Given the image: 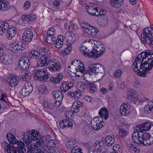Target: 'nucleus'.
<instances>
[{"mask_svg": "<svg viewBox=\"0 0 153 153\" xmlns=\"http://www.w3.org/2000/svg\"><path fill=\"white\" fill-rule=\"evenodd\" d=\"M47 67L51 71L56 72L60 69L61 65L58 60L51 59L47 62Z\"/></svg>", "mask_w": 153, "mask_h": 153, "instance_id": "5", "label": "nucleus"}, {"mask_svg": "<svg viewBox=\"0 0 153 153\" xmlns=\"http://www.w3.org/2000/svg\"><path fill=\"white\" fill-rule=\"evenodd\" d=\"M128 104V103L125 102L123 103L120 107V112L123 116H126L129 114L130 107Z\"/></svg>", "mask_w": 153, "mask_h": 153, "instance_id": "14", "label": "nucleus"}, {"mask_svg": "<svg viewBox=\"0 0 153 153\" xmlns=\"http://www.w3.org/2000/svg\"><path fill=\"white\" fill-rule=\"evenodd\" d=\"M153 32V25H152L151 27H148L146 29H144L143 30V35H146L151 34Z\"/></svg>", "mask_w": 153, "mask_h": 153, "instance_id": "41", "label": "nucleus"}, {"mask_svg": "<svg viewBox=\"0 0 153 153\" xmlns=\"http://www.w3.org/2000/svg\"><path fill=\"white\" fill-rule=\"evenodd\" d=\"M59 127L60 129H63L67 128H71L73 126V123L68 119L63 120L59 123Z\"/></svg>", "mask_w": 153, "mask_h": 153, "instance_id": "18", "label": "nucleus"}, {"mask_svg": "<svg viewBox=\"0 0 153 153\" xmlns=\"http://www.w3.org/2000/svg\"><path fill=\"white\" fill-rule=\"evenodd\" d=\"M91 83L87 80L82 82L80 84V88L81 91L84 92L85 90H87L90 86Z\"/></svg>", "mask_w": 153, "mask_h": 153, "instance_id": "22", "label": "nucleus"}, {"mask_svg": "<svg viewBox=\"0 0 153 153\" xmlns=\"http://www.w3.org/2000/svg\"><path fill=\"white\" fill-rule=\"evenodd\" d=\"M114 142V135H108L105 138V143L108 146H112Z\"/></svg>", "mask_w": 153, "mask_h": 153, "instance_id": "27", "label": "nucleus"}, {"mask_svg": "<svg viewBox=\"0 0 153 153\" xmlns=\"http://www.w3.org/2000/svg\"><path fill=\"white\" fill-rule=\"evenodd\" d=\"M32 77V74L29 72L27 71L20 76V79L24 81L29 80Z\"/></svg>", "mask_w": 153, "mask_h": 153, "instance_id": "33", "label": "nucleus"}, {"mask_svg": "<svg viewBox=\"0 0 153 153\" xmlns=\"http://www.w3.org/2000/svg\"><path fill=\"white\" fill-rule=\"evenodd\" d=\"M48 146H49V150L50 153H53L56 151L55 147L56 144L55 141L53 140H50L48 142Z\"/></svg>", "mask_w": 153, "mask_h": 153, "instance_id": "25", "label": "nucleus"}, {"mask_svg": "<svg viewBox=\"0 0 153 153\" xmlns=\"http://www.w3.org/2000/svg\"><path fill=\"white\" fill-rule=\"evenodd\" d=\"M28 152L30 153H45L40 147L36 146H31L30 148H27Z\"/></svg>", "mask_w": 153, "mask_h": 153, "instance_id": "21", "label": "nucleus"}, {"mask_svg": "<svg viewBox=\"0 0 153 153\" xmlns=\"http://www.w3.org/2000/svg\"><path fill=\"white\" fill-rule=\"evenodd\" d=\"M83 104L79 100H76L73 103L71 108L73 112L77 113L80 111V108H82Z\"/></svg>", "mask_w": 153, "mask_h": 153, "instance_id": "16", "label": "nucleus"}, {"mask_svg": "<svg viewBox=\"0 0 153 153\" xmlns=\"http://www.w3.org/2000/svg\"><path fill=\"white\" fill-rule=\"evenodd\" d=\"M119 134L121 137L123 138L127 135V133L124 128H121L119 130Z\"/></svg>", "mask_w": 153, "mask_h": 153, "instance_id": "47", "label": "nucleus"}, {"mask_svg": "<svg viewBox=\"0 0 153 153\" xmlns=\"http://www.w3.org/2000/svg\"><path fill=\"white\" fill-rule=\"evenodd\" d=\"M71 153H82L81 149L79 148H74L73 150L71 151Z\"/></svg>", "mask_w": 153, "mask_h": 153, "instance_id": "60", "label": "nucleus"}, {"mask_svg": "<svg viewBox=\"0 0 153 153\" xmlns=\"http://www.w3.org/2000/svg\"><path fill=\"white\" fill-rule=\"evenodd\" d=\"M33 36V33L32 30L30 28H27L23 32L22 38L25 42H30L32 40Z\"/></svg>", "mask_w": 153, "mask_h": 153, "instance_id": "10", "label": "nucleus"}, {"mask_svg": "<svg viewBox=\"0 0 153 153\" xmlns=\"http://www.w3.org/2000/svg\"><path fill=\"white\" fill-rule=\"evenodd\" d=\"M152 110V108H149L147 104L145 106L144 111L146 114H149L151 111Z\"/></svg>", "mask_w": 153, "mask_h": 153, "instance_id": "57", "label": "nucleus"}, {"mask_svg": "<svg viewBox=\"0 0 153 153\" xmlns=\"http://www.w3.org/2000/svg\"><path fill=\"white\" fill-rule=\"evenodd\" d=\"M138 136L137 132H134L132 134V139L134 142L139 146H141V141L140 138L138 137Z\"/></svg>", "mask_w": 153, "mask_h": 153, "instance_id": "32", "label": "nucleus"}, {"mask_svg": "<svg viewBox=\"0 0 153 153\" xmlns=\"http://www.w3.org/2000/svg\"><path fill=\"white\" fill-rule=\"evenodd\" d=\"M55 30L54 28L51 27L49 30L47 32V35H50L52 36H56L55 35Z\"/></svg>", "mask_w": 153, "mask_h": 153, "instance_id": "49", "label": "nucleus"}, {"mask_svg": "<svg viewBox=\"0 0 153 153\" xmlns=\"http://www.w3.org/2000/svg\"><path fill=\"white\" fill-rule=\"evenodd\" d=\"M79 65L78 66V67L76 69L77 71H80L82 73L84 74V73L88 74L86 72V71L85 70L84 67V65L83 63H79Z\"/></svg>", "mask_w": 153, "mask_h": 153, "instance_id": "43", "label": "nucleus"}, {"mask_svg": "<svg viewBox=\"0 0 153 153\" xmlns=\"http://www.w3.org/2000/svg\"><path fill=\"white\" fill-rule=\"evenodd\" d=\"M80 50L81 51H82V53H83V55L91 57V53H90L89 50L87 49L86 47L82 46L81 47H80Z\"/></svg>", "mask_w": 153, "mask_h": 153, "instance_id": "40", "label": "nucleus"}, {"mask_svg": "<svg viewBox=\"0 0 153 153\" xmlns=\"http://www.w3.org/2000/svg\"><path fill=\"white\" fill-rule=\"evenodd\" d=\"M66 146L67 148L71 149V151L73 150L74 148H78V147L74 146L73 142L71 141H68L66 143Z\"/></svg>", "mask_w": 153, "mask_h": 153, "instance_id": "46", "label": "nucleus"}, {"mask_svg": "<svg viewBox=\"0 0 153 153\" xmlns=\"http://www.w3.org/2000/svg\"><path fill=\"white\" fill-rule=\"evenodd\" d=\"M40 56V53L38 51L35 50H33L29 52L28 54V57L30 60H36Z\"/></svg>", "mask_w": 153, "mask_h": 153, "instance_id": "20", "label": "nucleus"}, {"mask_svg": "<svg viewBox=\"0 0 153 153\" xmlns=\"http://www.w3.org/2000/svg\"><path fill=\"white\" fill-rule=\"evenodd\" d=\"M98 30L96 29L93 27L90 26L89 28L86 30V33L92 36H94L97 34V33Z\"/></svg>", "mask_w": 153, "mask_h": 153, "instance_id": "36", "label": "nucleus"}, {"mask_svg": "<svg viewBox=\"0 0 153 153\" xmlns=\"http://www.w3.org/2000/svg\"><path fill=\"white\" fill-rule=\"evenodd\" d=\"M133 67L136 73L140 76L149 73L153 68V53L147 50L139 54L135 59Z\"/></svg>", "mask_w": 153, "mask_h": 153, "instance_id": "1", "label": "nucleus"}, {"mask_svg": "<svg viewBox=\"0 0 153 153\" xmlns=\"http://www.w3.org/2000/svg\"><path fill=\"white\" fill-rule=\"evenodd\" d=\"M81 27L84 29L85 31L86 32V30L87 29L88 30V29L89 28L90 26V25L88 24V23H82L81 24Z\"/></svg>", "mask_w": 153, "mask_h": 153, "instance_id": "55", "label": "nucleus"}, {"mask_svg": "<svg viewBox=\"0 0 153 153\" xmlns=\"http://www.w3.org/2000/svg\"><path fill=\"white\" fill-rule=\"evenodd\" d=\"M86 11L90 15L96 16V14L98 13V10L96 9L93 8L92 6H87L86 8Z\"/></svg>", "mask_w": 153, "mask_h": 153, "instance_id": "31", "label": "nucleus"}, {"mask_svg": "<svg viewBox=\"0 0 153 153\" xmlns=\"http://www.w3.org/2000/svg\"><path fill=\"white\" fill-rule=\"evenodd\" d=\"M48 60L47 57L43 56L42 55L39 59L37 62V66L39 67L44 66L47 65L46 63Z\"/></svg>", "mask_w": 153, "mask_h": 153, "instance_id": "30", "label": "nucleus"}, {"mask_svg": "<svg viewBox=\"0 0 153 153\" xmlns=\"http://www.w3.org/2000/svg\"><path fill=\"white\" fill-rule=\"evenodd\" d=\"M56 40V36H52L47 35L46 41L49 44H53L55 43Z\"/></svg>", "mask_w": 153, "mask_h": 153, "instance_id": "37", "label": "nucleus"}, {"mask_svg": "<svg viewBox=\"0 0 153 153\" xmlns=\"http://www.w3.org/2000/svg\"><path fill=\"white\" fill-rule=\"evenodd\" d=\"M72 47H69L68 48L66 47L64 51L62 50L60 51V53L62 55H65L69 54L72 51Z\"/></svg>", "mask_w": 153, "mask_h": 153, "instance_id": "44", "label": "nucleus"}, {"mask_svg": "<svg viewBox=\"0 0 153 153\" xmlns=\"http://www.w3.org/2000/svg\"><path fill=\"white\" fill-rule=\"evenodd\" d=\"M62 101H60L59 100H56L55 101L54 100V102L53 103V108L54 107H58L61 104Z\"/></svg>", "mask_w": 153, "mask_h": 153, "instance_id": "63", "label": "nucleus"}, {"mask_svg": "<svg viewBox=\"0 0 153 153\" xmlns=\"http://www.w3.org/2000/svg\"><path fill=\"white\" fill-rule=\"evenodd\" d=\"M29 60L27 58L21 57L19 59L18 61V66L21 69L25 70L27 69L29 67L28 62Z\"/></svg>", "mask_w": 153, "mask_h": 153, "instance_id": "11", "label": "nucleus"}, {"mask_svg": "<svg viewBox=\"0 0 153 153\" xmlns=\"http://www.w3.org/2000/svg\"><path fill=\"white\" fill-rule=\"evenodd\" d=\"M21 49V45L18 43V45H16V47H14V50L15 51L16 53H20L22 52Z\"/></svg>", "mask_w": 153, "mask_h": 153, "instance_id": "53", "label": "nucleus"}, {"mask_svg": "<svg viewBox=\"0 0 153 153\" xmlns=\"http://www.w3.org/2000/svg\"><path fill=\"white\" fill-rule=\"evenodd\" d=\"M122 72L121 71L119 70H117L115 71L113 74V76L116 78L120 77L121 75Z\"/></svg>", "mask_w": 153, "mask_h": 153, "instance_id": "51", "label": "nucleus"}, {"mask_svg": "<svg viewBox=\"0 0 153 153\" xmlns=\"http://www.w3.org/2000/svg\"><path fill=\"white\" fill-rule=\"evenodd\" d=\"M7 82L8 83L10 87H15L18 83V82H13V81H10V80H9V79H8Z\"/></svg>", "mask_w": 153, "mask_h": 153, "instance_id": "58", "label": "nucleus"}, {"mask_svg": "<svg viewBox=\"0 0 153 153\" xmlns=\"http://www.w3.org/2000/svg\"><path fill=\"white\" fill-rule=\"evenodd\" d=\"M60 2L58 1H55L52 3V5L55 9H57L59 7Z\"/></svg>", "mask_w": 153, "mask_h": 153, "instance_id": "62", "label": "nucleus"}, {"mask_svg": "<svg viewBox=\"0 0 153 153\" xmlns=\"http://www.w3.org/2000/svg\"><path fill=\"white\" fill-rule=\"evenodd\" d=\"M98 14H97L98 13H97V14H96L97 16H98L101 15H104L106 13V11L100 9H98Z\"/></svg>", "mask_w": 153, "mask_h": 153, "instance_id": "64", "label": "nucleus"}, {"mask_svg": "<svg viewBox=\"0 0 153 153\" xmlns=\"http://www.w3.org/2000/svg\"><path fill=\"white\" fill-rule=\"evenodd\" d=\"M104 142L100 140H97L93 144L94 147L96 149H99L101 146L102 147L104 145Z\"/></svg>", "mask_w": 153, "mask_h": 153, "instance_id": "39", "label": "nucleus"}, {"mask_svg": "<svg viewBox=\"0 0 153 153\" xmlns=\"http://www.w3.org/2000/svg\"><path fill=\"white\" fill-rule=\"evenodd\" d=\"M1 26L3 27L4 31L5 30L7 32L6 36L7 38L11 40L16 35V30L14 27H9V24L7 22H5L3 23Z\"/></svg>", "mask_w": 153, "mask_h": 153, "instance_id": "4", "label": "nucleus"}, {"mask_svg": "<svg viewBox=\"0 0 153 153\" xmlns=\"http://www.w3.org/2000/svg\"><path fill=\"white\" fill-rule=\"evenodd\" d=\"M32 134L26 135L23 137V140L25 143L27 145L29 144L30 143H32L33 139H36V137H34L36 136V134L32 133Z\"/></svg>", "mask_w": 153, "mask_h": 153, "instance_id": "19", "label": "nucleus"}, {"mask_svg": "<svg viewBox=\"0 0 153 153\" xmlns=\"http://www.w3.org/2000/svg\"><path fill=\"white\" fill-rule=\"evenodd\" d=\"M0 57L1 62L5 65H8L10 64V59L7 56H4L3 55Z\"/></svg>", "mask_w": 153, "mask_h": 153, "instance_id": "38", "label": "nucleus"}, {"mask_svg": "<svg viewBox=\"0 0 153 153\" xmlns=\"http://www.w3.org/2000/svg\"><path fill=\"white\" fill-rule=\"evenodd\" d=\"M39 132L37 133V134H36V136L35 137H36V139H33V140L34 141H36V142L34 143V146H36L38 147H39L41 146L44 143V140H43L42 137H41L39 135Z\"/></svg>", "mask_w": 153, "mask_h": 153, "instance_id": "23", "label": "nucleus"}, {"mask_svg": "<svg viewBox=\"0 0 153 153\" xmlns=\"http://www.w3.org/2000/svg\"><path fill=\"white\" fill-rule=\"evenodd\" d=\"M67 94L68 96L73 97H74L76 99L80 98L81 97V93L79 91H76L74 92L68 91Z\"/></svg>", "mask_w": 153, "mask_h": 153, "instance_id": "34", "label": "nucleus"}, {"mask_svg": "<svg viewBox=\"0 0 153 153\" xmlns=\"http://www.w3.org/2000/svg\"><path fill=\"white\" fill-rule=\"evenodd\" d=\"M105 51V50L102 47V45H95V46L94 47L93 50L91 51V57L92 56H95L98 58L104 53Z\"/></svg>", "mask_w": 153, "mask_h": 153, "instance_id": "8", "label": "nucleus"}, {"mask_svg": "<svg viewBox=\"0 0 153 153\" xmlns=\"http://www.w3.org/2000/svg\"><path fill=\"white\" fill-rule=\"evenodd\" d=\"M64 39H66L67 41L70 42L74 41V34L67 31L63 35Z\"/></svg>", "mask_w": 153, "mask_h": 153, "instance_id": "24", "label": "nucleus"}, {"mask_svg": "<svg viewBox=\"0 0 153 153\" xmlns=\"http://www.w3.org/2000/svg\"><path fill=\"white\" fill-rule=\"evenodd\" d=\"M129 147L131 150L134 151L135 153H139L140 150L138 147L133 145L132 142H130L129 144Z\"/></svg>", "mask_w": 153, "mask_h": 153, "instance_id": "42", "label": "nucleus"}, {"mask_svg": "<svg viewBox=\"0 0 153 153\" xmlns=\"http://www.w3.org/2000/svg\"><path fill=\"white\" fill-rule=\"evenodd\" d=\"M142 130L145 132H146L149 130L153 124L150 123L146 122L141 124Z\"/></svg>", "mask_w": 153, "mask_h": 153, "instance_id": "35", "label": "nucleus"}, {"mask_svg": "<svg viewBox=\"0 0 153 153\" xmlns=\"http://www.w3.org/2000/svg\"><path fill=\"white\" fill-rule=\"evenodd\" d=\"M123 0H111L110 1L111 6L115 8L120 7L123 3Z\"/></svg>", "mask_w": 153, "mask_h": 153, "instance_id": "29", "label": "nucleus"}, {"mask_svg": "<svg viewBox=\"0 0 153 153\" xmlns=\"http://www.w3.org/2000/svg\"><path fill=\"white\" fill-rule=\"evenodd\" d=\"M86 72L90 75L93 73H100L104 74L105 70L104 67L102 65L96 63L90 65L88 67Z\"/></svg>", "mask_w": 153, "mask_h": 153, "instance_id": "3", "label": "nucleus"}, {"mask_svg": "<svg viewBox=\"0 0 153 153\" xmlns=\"http://www.w3.org/2000/svg\"><path fill=\"white\" fill-rule=\"evenodd\" d=\"M30 1H27L25 2L24 5V8L25 10H27L30 7Z\"/></svg>", "mask_w": 153, "mask_h": 153, "instance_id": "61", "label": "nucleus"}, {"mask_svg": "<svg viewBox=\"0 0 153 153\" xmlns=\"http://www.w3.org/2000/svg\"><path fill=\"white\" fill-rule=\"evenodd\" d=\"M74 86L73 83L71 82H63L60 85V88L63 92H66Z\"/></svg>", "mask_w": 153, "mask_h": 153, "instance_id": "15", "label": "nucleus"}, {"mask_svg": "<svg viewBox=\"0 0 153 153\" xmlns=\"http://www.w3.org/2000/svg\"><path fill=\"white\" fill-rule=\"evenodd\" d=\"M150 134L146 133H144L143 136L141 139V146H148L153 143V141L151 142L149 140L150 138Z\"/></svg>", "mask_w": 153, "mask_h": 153, "instance_id": "13", "label": "nucleus"}, {"mask_svg": "<svg viewBox=\"0 0 153 153\" xmlns=\"http://www.w3.org/2000/svg\"><path fill=\"white\" fill-rule=\"evenodd\" d=\"M47 71L46 68L35 69L34 71V77L36 76V78L41 81H45L49 78L48 74L47 72Z\"/></svg>", "mask_w": 153, "mask_h": 153, "instance_id": "7", "label": "nucleus"}, {"mask_svg": "<svg viewBox=\"0 0 153 153\" xmlns=\"http://www.w3.org/2000/svg\"><path fill=\"white\" fill-rule=\"evenodd\" d=\"M6 137L10 143L13 145H16L11 146L6 142L3 143L2 146L4 149V151L7 153H25L24 150L26 151L25 147L26 145L22 141H19L12 134H7Z\"/></svg>", "mask_w": 153, "mask_h": 153, "instance_id": "2", "label": "nucleus"}, {"mask_svg": "<svg viewBox=\"0 0 153 153\" xmlns=\"http://www.w3.org/2000/svg\"><path fill=\"white\" fill-rule=\"evenodd\" d=\"M77 28V25L74 23H71L69 25V30H76Z\"/></svg>", "mask_w": 153, "mask_h": 153, "instance_id": "59", "label": "nucleus"}, {"mask_svg": "<svg viewBox=\"0 0 153 153\" xmlns=\"http://www.w3.org/2000/svg\"><path fill=\"white\" fill-rule=\"evenodd\" d=\"M61 77H59V79H58L56 78L55 77H52L50 79V81L53 83H59L61 81Z\"/></svg>", "mask_w": 153, "mask_h": 153, "instance_id": "54", "label": "nucleus"}, {"mask_svg": "<svg viewBox=\"0 0 153 153\" xmlns=\"http://www.w3.org/2000/svg\"><path fill=\"white\" fill-rule=\"evenodd\" d=\"M49 51L48 49V48L46 47L43 48H42L41 49H40L39 50V53L41 54V53L42 54H43V56H45V57H46L45 55L47 54Z\"/></svg>", "mask_w": 153, "mask_h": 153, "instance_id": "48", "label": "nucleus"}, {"mask_svg": "<svg viewBox=\"0 0 153 153\" xmlns=\"http://www.w3.org/2000/svg\"><path fill=\"white\" fill-rule=\"evenodd\" d=\"M63 43V42L62 41L61 42H59V41H56L55 44V47L57 48H60L62 47Z\"/></svg>", "mask_w": 153, "mask_h": 153, "instance_id": "56", "label": "nucleus"}, {"mask_svg": "<svg viewBox=\"0 0 153 153\" xmlns=\"http://www.w3.org/2000/svg\"><path fill=\"white\" fill-rule=\"evenodd\" d=\"M143 37H141V41L144 44H148L153 47V32L151 34L145 35H143Z\"/></svg>", "mask_w": 153, "mask_h": 153, "instance_id": "12", "label": "nucleus"}, {"mask_svg": "<svg viewBox=\"0 0 153 153\" xmlns=\"http://www.w3.org/2000/svg\"><path fill=\"white\" fill-rule=\"evenodd\" d=\"M0 10L1 11H5L8 10L7 4L1 2L0 4Z\"/></svg>", "mask_w": 153, "mask_h": 153, "instance_id": "50", "label": "nucleus"}, {"mask_svg": "<svg viewBox=\"0 0 153 153\" xmlns=\"http://www.w3.org/2000/svg\"><path fill=\"white\" fill-rule=\"evenodd\" d=\"M90 86L89 88V92L94 93L97 91L98 88L97 86L94 83H91Z\"/></svg>", "mask_w": 153, "mask_h": 153, "instance_id": "45", "label": "nucleus"}, {"mask_svg": "<svg viewBox=\"0 0 153 153\" xmlns=\"http://www.w3.org/2000/svg\"><path fill=\"white\" fill-rule=\"evenodd\" d=\"M52 95L53 97L56 100H59L60 101H62L63 97V94L62 92L59 90H56L53 91Z\"/></svg>", "mask_w": 153, "mask_h": 153, "instance_id": "28", "label": "nucleus"}, {"mask_svg": "<svg viewBox=\"0 0 153 153\" xmlns=\"http://www.w3.org/2000/svg\"><path fill=\"white\" fill-rule=\"evenodd\" d=\"M104 123L102 118L100 117H94L91 121V126L95 131H98L104 125Z\"/></svg>", "mask_w": 153, "mask_h": 153, "instance_id": "6", "label": "nucleus"}, {"mask_svg": "<svg viewBox=\"0 0 153 153\" xmlns=\"http://www.w3.org/2000/svg\"><path fill=\"white\" fill-rule=\"evenodd\" d=\"M33 89L31 83L30 82H26L21 88L20 94L24 96H27L32 92Z\"/></svg>", "mask_w": 153, "mask_h": 153, "instance_id": "9", "label": "nucleus"}, {"mask_svg": "<svg viewBox=\"0 0 153 153\" xmlns=\"http://www.w3.org/2000/svg\"><path fill=\"white\" fill-rule=\"evenodd\" d=\"M99 114L102 118L103 117L105 120L107 119L108 117V112L105 108H101L99 111Z\"/></svg>", "mask_w": 153, "mask_h": 153, "instance_id": "26", "label": "nucleus"}, {"mask_svg": "<svg viewBox=\"0 0 153 153\" xmlns=\"http://www.w3.org/2000/svg\"><path fill=\"white\" fill-rule=\"evenodd\" d=\"M54 100L50 99H44L43 101V105L46 109L52 110L53 108Z\"/></svg>", "mask_w": 153, "mask_h": 153, "instance_id": "17", "label": "nucleus"}, {"mask_svg": "<svg viewBox=\"0 0 153 153\" xmlns=\"http://www.w3.org/2000/svg\"><path fill=\"white\" fill-rule=\"evenodd\" d=\"M120 146L119 145L117 144L114 145L113 148V151L117 153H118L120 151Z\"/></svg>", "mask_w": 153, "mask_h": 153, "instance_id": "52", "label": "nucleus"}]
</instances>
